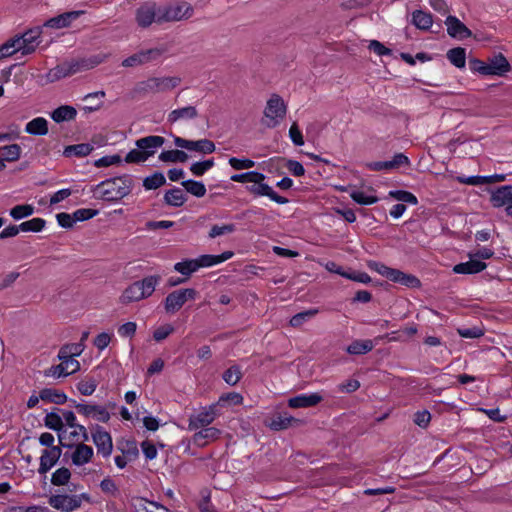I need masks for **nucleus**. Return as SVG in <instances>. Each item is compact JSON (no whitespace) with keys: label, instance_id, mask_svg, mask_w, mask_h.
Masks as SVG:
<instances>
[{"label":"nucleus","instance_id":"nucleus-1","mask_svg":"<svg viewBox=\"0 0 512 512\" xmlns=\"http://www.w3.org/2000/svg\"><path fill=\"white\" fill-rule=\"evenodd\" d=\"M134 181L131 175L124 174L107 178L92 188V191L103 188L99 198L107 202H117L128 196L133 189Z\"/></svg>","mask_w":512,"mask_h":512},{"label":"nucleus","instance_id":"nucleus-2","mask_svg":"<svg viewBox=\"0 0 512 512\" xmlns=\"http://www.w3.org/2000/svg\"><path fill=\"white\" fill-rule=\"evenodd\" d=\"M181 83V78L177 76L151 77L147 80L138 82L131 91L132 98L142 97L148 93H159L170 91Z\"/></svg>","mask_w":512,"mask_h":512},{"label":"nucleus","instance_id":"nucleus-3","mask_svg":"<svg viewBox=\"0 0 512 512\" xmlns=\"http://www.w3.org/2000/svg\"><path fill=\"white\" fill-rule=\"evenodd\" d=\"M250 177L253 185L247 186L246 188L251 194L255 196H266L280 205H284L289 202L286 197L279 195L271 186L264 183V180L266 179L265 174L258 171H250Z\"/></svg>","mask_w":512,"mask_h":512},{"label":"nucleus","instance_id":"nucleus-4","mask_svg":"<svg viewBox=\"0 0 512 512\" xmlns=\"http://www.w3.org/2000/svg\"><path fill=\"white\" fill-rule=\"evenodd\" d=\"M193 11V7L186 2L160 6L158 24L188 19L192 16Z\"/></svg>","mask_w":512,"mask_h":512},{"label":"nucleus","instance_id":"nucleus-5","mask_svg":"<svg viewBox=\"0 0 512 512\" xmlns=\"http://www.w3.org/2000/svg\"><path fill=\"white\" fill-rule=\"evenodd\" d=\"M287 112L284 100L277 94H273L267 101V106L264 110V115L269 119L265 123L268 128L276 127L282 119L285 118Z\"/></svg>","mask_w":512,"mask_h":512},{"label":"nucleus","instance_id":"nucleus-6","mask_svg":"<svg viewBox=\"0 0 512 512\" xmlns=\"http://www.w3.org/2000/svg\"><path fill=\"white\" fill-rule=\"evenodd\" d=\"M92 440L97 448V453L108 458L113 451L112 437L102 426L95 424L91 427Z\"/></svg>","mask_w":512,"mask_h":512},{"label":"nucleus","instance_id":"nucleus-7","mask_svg":"<svg viewBox=\"0 0 512 512\" xmlns=\"http://www.w3.org/2000/svg\"><path fill=\"white\" fill-rule=\"evenodd\" d=\"M173 141L176 147L195 151L202 154H211L216 150L215 143L210 139L188 140L179 136H173Z\"/></svg>","mask_w":512,"mask_h":512},{"label":"nucleus","instance_id":"nucleus-8","mask_svg":"<svg viewBox=\"0 0 512 512\" xmlns=\"http://www.w3.org/2000/svg\"><path fill=\"white\" fill-rule=\"evenodd\" d=\"M42 34V27L37 26L31 29L26 30L21 35H15L14 37H19V44H17L19 51L23 55H28L33 53L36 50V47L40 44V37Z\"/></svg>","mask_w":512,"mask_h":512},{"label":"nucleus","instance_id":"nucleus-9","mask_svg":"<svg viewBox=\"0 0 512 512\" xmlns=\"http://www.w3.org/2000/svg\"><path fill=\"white\" fill-rule=\"evenodd\" d=\"M84 347L85 346L82 343H71L65 344L60 348L57 357L66 365H71V373H76L80 370V363L79 361L75 360L74 357L80 356L84 350Z\"/></svg>","mask_w":512,"mask_h":512},{"label":"nucleus","instance_id":"nucleus-10","mask_svg":"<svg viewBox=\"0 0 512 512\" xmlns=\"http://www.w3.org/2000/svg\"><path fill=\"white\" fill-rule=\"evenodd\" d=\"M219 407L221 406L218 402L213 403L204 408L203 411L198 413L196 416L190 417L189 429L195 430L199 427H206L211 424L215 418L221 414Z\"/></svg>","mask_w":512,"mask_h":512},{"label":"nucleus","instance_id":"nucleus-11","mask_svg":"<svg viewBox=\"0 0 512 512\" xmlns=\"http://www.w3.org/2000/svg\"><path fill=\"white\" fill-rule=\"evenodd\" d=\"M160 6L155 3H146L136 10V21L142 28L149 27L153 22L158 23Z\"/></svg>","mask_w":512,"mask_h":512},{"label":"nucleus","instance_id":"nucleus-12","mask_svg":"<svg viewBox=\"0 0 512 512\" xmlns=\"http://www.w3.org/2000/svg\"><path fill=\"white\" fill-rule=\"evenodd\" d=\"M163 53L162 49L150 48L147 50H141L133 55L127 57L122 61L123 67H135L138 65L146 64L153 60L158 59Z\"/></svg>","mask_w":512,"mask_h":512},{"label":"nucleus","instance_id":"nucleus-13","mask_svg":"<svg viewBox=\"0 0 512 512\" xmlns=\"http://www.w3.org/2000/svg\"><path fill=\"white\" fill-rule=\"evenodd\" d=\"M62 456L61 446H53L49 449H44L40 457V464L38 473L40 475H46L59 461Z\"/></svg>","mask_w":512,"mask_h":512},{"label":"nucleus","instance_id":"nucleus-14","mask_svg":"<svg viewBox=\"0 0 512 512\" xmlns=\"http://www.w3.org/2000/svg\"><path fill=\"white\" fill-rule=\"evenodd\" d=\"M49 505L63 512H72L78 508L80 505L78 503V499H76L75 495L68 494H57L51 495L48 499Z\"/></svg>","mask_w":512,"mask_h":512},{"label":"nucleus","instance_id":"nucleus-15","mask_svg":"<svg viewBox=\"0 0 512 512\" xmlns=\"http://www.w3.org/2000/svg\"><path fill=\"white\" fill-rule=\"evenodd\" d=\"M402 165H410L409 158L403 153H396L392 160L388 161H374L366 164V167L371 171L394 170Z\"/></svg>","mask_w":512,"mask_h":512},{"label":"nucleus","instance_id":"nucleus-16","mask_svg":"<svg viewBox=\"0 0 512 512\" xmlns=\"http://www.w3.org/2000/svg\"><path fill=\"white\" fill-rule=\"evenodd\" d=\"M444 23L447 26V33L451 38L463 40L473 35L472 31L456 16L448 15Z\"/></svg>","mask_w":512,"mask_h":512},{"label":"nucleus","instance_id":"nucleus-17","mask_svg":"<svg viewBox=\"0 0 512 512\" xmlns=\"http://www.w3.org/2000/svg\"><path fill=\"white\" fill-rule=\"evenodd\" d=\"M84 13H85V11H83V10L64 12L62 14H59L55 17H52V18L46 20L43 23V27L53 28V29L67 28L71 25V23L74 20L78 19Z\"/></svg>","mask_w":512,"mask_h":512},{"label":"nucleus","instance_id":"nucleus-18","mask_svg":"<svg viewBox=\"0 0 512 512\" xmlns=\"http://www.w3.org/2000/svg\"><path fill=\"white\" fill-rule=\"evenodd\" d=\"M469 261L461 262L453 266L452 271L455 274L473 275L484 271L487 268V264L484 261L476 259L472 252L468 254Z\"/></svg>","mask_w":512,"mask_h":512},{"label":"nucleus","instance_id":"nucleus-19","mask_svg":"<svg viewBox=\"0 0 512 512\" xmlns=\"http://www.w3.org/2000/svg\"><path fill=\"white\" fill-rule=\"evenodd\" d=\"M79 72L78 63L75 60L58 64L47 73L49 82H55L62 78L74 75Z\"/></svg>","mask_w":512,"mask_h":512},{"label":"nucleus","instance_id":"nucleus-20","mask_svg":"<svg viewBox=\"0 0 512 512\" xmlns=\"http://www.w3.org/2000/svg\"><path fill=\"white\" fill-rule=\"evenodd\" d=\"M323 401V396L320 393L299 394L288 399V406L290 408H309L315 407Z\"/></svg>","mask_w":512,"mask_h":512},{"label":"nucleus","instance_id":"nucleus-21","mask_svg":"<svg viewBox=\"0 0 512 512\" xmlns=\"http://www.w3.org/2000/svg\"><path fill=\"white\" fill-rule=\"evenodd\" d=\"M304 423V420L295 418L289 415L287 412L278 413L274 415L271 422L268 424L269 428L273 431L285 430L289 427L300 426Z\"/></svg>","mask_w":512,"mask_h":512},{"label":"nucleus","instance_id":"nucleus-22","mask_svg":"<svg viewBox=\"0 0 512 512\" xmlns=\"http://www.w3.org/2000/svg\"><path fill=\"white\" fill-rule=\"evenodd\" d=\"M490 202L493 207L512 206V185H504L491 191Z\"/></svg>","mask_w":512,"mask_h":512},{"label":"nucleus","instance_id":"nucleus-23","mask_svg":"<svg viewBox=\"0 0 512 512\" xmlns=\"http://www.w3.org/2000/svg\"><path fill=\"white\" fill-rule=\"evenodd\" d=\"M165 138L157 135H149L136 140L135 145L149 157L156 153V149L163 146Z\"/></svg>","mask_w":512,"mask_h":512},{"label":"nucleus","instance_id":"nucleus-24","mask_svg":"<svg viewBox=\"0 0 512 512\" xmlns=\"http://www.w3.org/2000/svg\"><path fill=\"white\" fill-rule=\"evenodd\" d=\"M94 450L91 446L81 442L75 445L74 451L71 453V461L75 466H82L91 462Z\"/></svg>","mask_w":512,"mask_h":512},{"label":"nucleus","instance_id":"nucleus-25","mask_svg":"<svg viewBox=\"0 0 512 512\" xmlns=\"http://www.w3.org/2000/svg\"><path fill=\"white\" fill-rule=\"evenodd\" d=\"M388 334L384 336H378L374 340H354L350 345L347 346L346 352L350 355H364L373 350L374 345L380 340L386 338Z\"/></svg>","mask_w":512,"mask_h":512},{"label":"nucleus","instance_id":"nucleus-26","mask_svg":"<svg viewBox=\"0 0 512 512\" xmlns=\"http://www.w3.org/2000/svg\"><path fill=\"white\" fill-rule=\"evenodd\" d=\"M222 431L216 427H204L202 430L196 432L193 437V443L199 447H205L209 442L217 440Z\"/></svg>","mask_w":512,"mask_h":512},{"label":"nucleus","instance_id":"nucleus-27","mask_svg":"<svg viewBox=\"0 0 512 512\" xmlns=\"http://www.w3.org/2000/svg\"><path fill=\"white\" fill-rule=\"evenodd\" d=\"M185 303L184 293H182L181 289L170 292L163 301L167 314H175Z\"/></svg>","mask_w":512,"mask_h":512},{"label":"nucleus","instance_id":"nucleus-28","mask_svg":"<svg viewBox=\"0 0 512 512\" xmlns=\"http://www.w3.org/2000/svg\"><path fill=\"white\" fill-rule=\"evenodd\" d=\"M487 65L490 68L489 75L503 76L511 71V65L502 53L494 55Z\"/></svg>","mask_w":512,"mask_h":512},{"label":"nucleus","instance_id":"nucleus-29","mask_svg":"<svg viewBox=\"0 0 512 512\" xmlns=\"http://www.w3.org/2000/svg\"><path fill=\"white\" fill-rule=\"evenodd\" d=\"M39 397L44 402L53 403L56 405H63L68 401L67 395L63 391L55 388L41 389L39 391Z\"/></svg>","mask_w":512,"mask_h":512},{"label":"nucleus","instance_id":"nucleus-30","mask_svg":"<svg viewBox=\"0 0 512 512\" xmlns=\"http://www.w3.org/2000/svg\"><path fill=\"white\" fill-rule=\"evenodd\" d=\"M77 116V110L70 105H61L50 113V117L56 123L74 120Z\"/></svg>","mask_w":512,"mask_h":512},{"label":"nucleus","instance_id":"nucleus-31","mask_svg":"<svg viewBox=\"0 0 512 512\" xmlns=\"http://www.w3.org/2000/svg\"><path fill=\"white\" fill-rule=\"evenodd\" d=\"M411 23L419 30L428 31L433 25V16L421 9L412 13Z\"/></svg>","mask_w":512,"mask_h":512},{"label":"nucleus","instance_id":"nucleus-32","mask_svg":"<svg viewBox=\"0 0 512 512\" xmlns=\"http://www.w3.org/2000/svg\"><path fill=\"white\" fill-rule=\"evenodd\" d=\"M394 283H399L408 288H420L421 281L418 277L413 274H407L403 271L396 269L391 280Z\"/></svg>","mask_w":512,"mask_h":512},{"label":"nucleus","instance_id":"nucleus-33","mask_svg":"<svg viewBox=\"0 0 512 512\" xmlns=\"http://www.w3.org/2000/svg\"><path fill=\"white\" fill-rule=\"evenodd\" d=\"M163 201L172 207H181L187 201V196L182 189L173 187L165 192Z\"/></svg>","mask_w":512,"mask_h":512},{"label":"nucleus","instance_id":"nucleus-34","mask_svg":"<svg viewBox=\"0 0 512 512\" xmlns=\"http://www.w3.org/2000/svg\"><path fill=\"white\" fill-rule=\"evenodd\" d=\"M48 131V121L43 117H36L25 126V132L34 136H44Z\"/></svg>","mask_w":512,"mask_h":512},{"label":"nucleus","instance_id":"nucleus-35","mask_svg":"<svg viewBox=\"0 0 512 512\" xmlns=\"http://www.w3.org/2000/svg\"><path fill=\"white\" fill-rule=\"evenodd\" d=\"M145 299L143 290L139 287L138 281L130 284L122 293L120 300L123 304L139 301Z\"/></svg>","mask_w":512,"mask_h":512},{"label":"nucleus","instance_id":"nucleus-36","mask_svg":"<svg viewBox=\"0 0 512 512\" xmlns=\"http://www.w3.org/2000/svg\"><path fill=\"white\" fill-rule=\"evenodd\" d=\"M94 147L90 143H80V144H74V145H68L65 146L63 151L64 157H84L88 156L92 151Z\"/></svg>","mask_w":512,"mask_h":512},{"label":"nucleus","instance_id":"nucleus-37","mask_svg":"<svg viewBox=\"0 0 512 512\" xmlns=\"http://www.w3.org/2000/svg\"><path fill=\"white\" fill-rule=\"evenodd\" d=\"M447 59L456 68L463 69L466 66V49L463 47H454L447 51Z\"/></svg>","mask_w":512,"mask_h":512},{"label":"nucleus","instance_id":"nucleus-38","mask_svg":"<svg viewBox=\"0 0 512 512\" xmlns=\"http://www.w3.org/2000/svg\"><path fill=\"white\" fill-rule=\"evenodd\" d=\"M198 116L196 107L186 106L183 108L175 109L168 114V122L175 123L181 118L194 119Z\"/></svg>","mask_w":512,"mask_h":512},{"label":"nucleus","instance_id":"nucleus-39","mask_svg":"<svg viewBox=\"0 0 512 512\" xmlns=\"http://www.w3.org/2000/svg\"><path fill=\"white\" fill-rule=\"evenodd\" d=\"M159 160L167 163H184L188 160L189 155L180 149L162 151L159 155Z\"/></svg>","mask_w":512,"mask_h":512},{"label":"nucleus","instance_id":"nucleus-40","mask_svg":"<svg viewBox=\"0 0 512 512\" xmlns=\"http://www.w3.org/2000/svg\"><path fill=\"white\" fill-rule=\"evenodd\" d=\"M160 281V275H150L144 277L142 280H138L139 287L141 288V291L143 290L145 298H148L153 294Z\"/></svg>","mask_w":512,"mask_h":512},{"label":"nucleus","instance_id":"nucleus-41","mask_svg":"<svg viewBox=\"0 0 512 512\" xmlns=\"http://www.w3.org/2000/svg\"><path fill=\"white\" fill-rule=\"evenodd\" d=\"M166 184V178L160 171H155L143 179V187L146 190H156Z\"/></svg>","mask_w":512,"mask_h":512},{"label":"nucleus","instance_id":"nucleus-42","mask_svg":"<svg viewBox=\"0 0 512 512\" xmlns=\"http://www.w3.org/2000/svg\"><path fill=\"white\" fill-rule=\"evenodd\" d=\"M181 185L185 188L186 192L197 197L201 198L206 194L205 184L201 181L188 179L181 182Z\"/></svg>","mask_w":512,"mask_h":512},{"label":"nucleus","instance_id":"nucleus-43","mask_svg":"<svg viewBox=\"0 0 512 512\" xmlns=\"http://www.w3.org/2000/svg\"><path fill=\"white\" fill-rule=\"evenodd\" d=\"M61 409L54 407L51 412L46 413L44 417V426L50 430L61 429L64 424L62 417L59 415Z\"/></svg>","mask_w":512,"mask_h":512},{"label":"nucleus","instance_id":"nucleus-44","mask_svg":"<svg viewBox=\"0 0 512 512\" xmlns=\"http://www.w3.org/2000/svg\"><path fill=\"white\" fill-rule=\"evenodd\" d=\"M319 313V308H311L293 315L289 321L290 326L297 328L304 322L312 319Z\"/></svg>","mask_w":512,"mask_h":512},{"label":"nucleus","instance_id":"nucleus-45","mask_svg":"<svg viewBox=\"0 0 512 512\" xmlns=\"http://www.w3.org/2000/svg\"><path fill=\"white\" fill-rule=\"evenodd\" d=\"M98 384L99 382L94 377L86 376L84 380L76 384V388L81 395L90 396L95 392Z\"/></svg>","mask_w":512,"mask_h":512},{"label":"nucleus","instance_id":"nucleus-46","mask_svg":"<svg viewBox=\"0 0 512 512\" xmlns=\"http://www.w3.org/2000/svg\"><path fill=\"white\" fill-rule=\"evenodd\" d=\"M35 208L31 204H20L12 207L9 211L10 216L18 221L34 214Z\"/></svg>","mask_w":512,"mask_h":512},{"label":"nucleus","instance_id":"nucleus-47","mask_svg":"<svg viewBox=\"0 0 512 512\" xmlns=\"http://www.w3.org/2000/svg\"><path fill=\"white\" fill-rule=\"evenodd\" d=\"M106 57H107L106 55L97 54V55H92L88 58L75 60V62L78 63V68H79V72H80V71L89 70V69H92V68L98 66L99 64L104 62Z\"/></svg>","mask_w":512,"mask_h":512},{"label":"nucleus","instance_id":"nucleus-48","mask_svg":"<svg viewBox=\"0 0 512 512\" xmlns=\"http://www.w3.org/2000/svg\"><path fill=\"white\" fill-rule=\"evenodd\" d=\"M71 475V471L67 467H61L52 473L50 481L54 486H64L69 483Z\"/></svg>","mask_w":512,"mask_h":512},{"label":"nucleus","instance_id":"nucleus-49","mask_svg":"<svg viewBox=\"0 0 512 512\" xmlns=\"http://www.w3.org/2000/svg\"><path fill=\"white\" fill-rule=\"evenodd\" d=\"M174 270L189 277L198 270L196 259H184L174 265Z\"/></svg>","mask_w":512,"mask_h":512},{"label":"nucleus","instance_id":"nucleus-50","mask_svg":"<svg viewBox=\"0 0 512 512\" xmlns=\"http://www.w3.org/2000/svg\"><path fill=\"white\" fill-rule=\"evenodd\" d=\"M243 374L239 365H232L226 369L223 374V380L230 386H235L242 378Z\"/></svg>","mask_w":512,"mask_h":512},{"label":"nucleus","instance_id":"nucleus-51","mask_svg":"<svg viewBox=\"0 0 512 512\" xmlns=\"http://www.w3.org/2000/svg\"><path fill=\"white\" fill-rule=\"evenodd\" d=\"M389 196L397 201H401L410 205H417L418 199L417 197L407 190H391L389 191Z\"/></svg>","mask_w":512,"mask_h":512},{"label":"nucleus","instance_id":"nucleus-52","mask_svg":"<svg viewBox=\"0 0 512 512\" xmlns=\"http://www.w3.org/2000/svg\"><path fill=\"white\" fill-rule=\"evenodd\" d=\"M124 446L118 447L124 456L127 457L128 461H135L139 457V450L135 439L125 440Z\"/></svg>","mask_w":512,"mask_h":512},{"label":"nucleus","instance_id":"nucleus-53","mask_svg":"<svg viewBox=\"0 0 512 512\" xmlns=\"http://www.w3.org/2000/svg\"><path fill=\"white\" fill-rule=\"evenodd\" d=\"M4 161L14 162L20 158L21 147L18 144L6 145L0 148Z\"/></svg>","mask_w":512,"mask_h":512},{"label":"nucleus","instance_id":"nucleus-54","mask_svg":"<svg viewBox=\"0 0 512 512\" xmlns=\"http://www.w3.org/2000/svg\"><path fill=\"white\" fill-rule=\"evenodd\" d=\"M17 44H19V37H12L0 45V60L18 52Z\"/></svg>","mask_w":512,"mask_h":512},{"label":"nucleus","instance_id":"nucleus-55","mask_svg":"<svg viewBox=\"0 0 512 512\" xmlns=\"http://www.w3.org/2000/svg\"><path fill=\"white\" fill-rule=\"evenodd\" d=\"M351 199L359 205H372L379 201L376 195H366L363 191L353 190L350 193Z\"/></svg>","mask_w":512,"mask_h":512},{"label":"nucleus","instance_id":"nucleus-56","mask_svg":"<svg viewBox=\"0 0 512 512\" xmlns=\"http://www.w3.org/2000/svg\"><path fill=\"white\" fill-rule=\"evenodd\" d=\"M342 277L363 284L372 282V278L366 272L354 270L352 268H348L344 274H342Z\"/></svg>","mask_w":512,"mask_h":512},{"label":"nucleus","instance_id":"nucleus-57","mask_svg":"<svg viewBox=\"0 0 512 512\" xmlns=\"http://www.w3.org/2000/svg\"><path fill=\"white\" fill-rule=\"evenodd\" d=\"M46 225V221L43 218H33L31 220L22 222L20 224L21 231L23 232H41Z\"/></svg>","mask_w":512,"mask_h":512},{"label":"nucleus","instance_id":"nucleus-58","mask_svg":"<svg viewBox=\"0 0 512 512\" xmlns=\"http://www.w3.org/2000/svg\"><path fill=\"white\" fill-rule=\"evenodd\" d=\"M367 265L371 270L378 272L382 276L386 277L388 280H391L396 270L395 268L388 267L385 264L374 260L368 261Z\"/></svg>","mask_w":512,"mask_h":512},{"label":"nucleus","instance_id":"nucleus-59","mask_svg":"<svg viewBox=\"0 0 512 512\" xmlns=\"http://www.w3.org/2000/svg\"><path fill=\"white\" fill-rule=\"evenodd\" d=\"M68 367H71V365H66L64 362L61 361L60 364L52 365L50 368L46 369L44 371V375L47 377L53 376L55 378L67 377L72 374L71 371L67 372Z\"/></svg>","mask_w":512,"mask_h":512},{"label":"nucleus","instance_id":"nucleus-60","mask_svg":"<svg viewBox=\"0 0 512 512\" xmlns=\"http://www.w3.org/2000/svg\"><path fill=\"white\" fill-rule=\"evenodd\" d=\"M99 213V210L97 209H91V208H81L73 212V217L76 222H83L90 220L97 216Z\"/></svg>","mask_w":512,"mask_h":512},{"label":"nucleus","instance_id":"nucleus-61","mask_svg":"<svg viewBox=\"0 0 512 512\" xmlns=\"http://www.w3.org/2000/svg\"><path fill=\"white\" fill-rule=\"evenodd\" d=\"M148 156L144 153L143 150H141L140 148H135V149H132L130 150L126 156H125V162L126 163H135V164H139V163H142V162H145L146 160H148Z\"/></svg>","mask_w":512,"mask_h":512},{"label":"nucleus","instance_id":"nucleus-62","mask_svg":"<svg viewBox=\"0 0 512 512\" xmlns=\"http://www.w3.org/2000/svg\"><path fill=\"white\" fill-rule=\"evenodd\" d=\"M469 68L473 73H479L484 76H488L490 72V68L487 63L478 58L469 59Z\"/></svg>","mask_w":512,"mask_h":512},{"label":"nucleus","instance_id":"nucleus-63","mask_svg":"<svg viewBox=\"0 0 512 512\" xmlns=\"http://www.w3.org/2000/svg\"><path fill=\"white\" fill-rule=\"evenodd\" d=\"M175 328L171 324H164L157 327L153 332V339L156 342L165 340L170 334L174 332Z\"/></svg>","mask_w":512,"mask_h":512},{"label":"nucleus","instance_id":"nucleus-64","mask_svg":"<svg viewBox=\"0 0 512 512\" xmlns=\"http://www.w3.org/2000/svg\"><path fill=\"white\" fill-rule=\"evenodd\" d=\"M5 512H51L47 507L44 506H10L8 507Z\"/></svg>","mask_w":512,"mask_h":512}]
</instances>
